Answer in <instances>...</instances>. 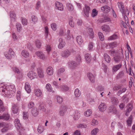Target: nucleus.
<instances>
[{"mask_svg": "<svg viewBox=\"0 0 135 135\" xmlns=\"http://www.w3.org/2000/svg\"><path fill=\"white\" fill-rule=\"evenodd\" d=\"M117 5L118 6L120 10L122 13H123L124 11L123 9L124 7L123 3L122 2H118L117 3Z\"/></svg>", "mask_w": 135, "mask_h": 135, "instance_id": "obj_21", "label": "nucleus"}, {"mask_svg": "<svg viewBox=\"0 0 135 135\" xmlns=\"http://www.w3.org/2000/svg\"><path fill=\"white\" fill-rule=\"evenodd\" d=\"M21 54L23 57H26L29 56V53L26 50H23L22 51Z\"/></svg>", "mask_w": 135, "mask_h": 135, "instance_id": "obj_36", "label": "nucleus"}, {"mask_svg": "<svg viewBox=\"0 0 135 135\" xmlns=\"http://www.w3.org/2000/svg\"><path fill=\"white\" fill-rule=\"evenodd\" d=\"M109 112L113 113L116 114L117 112V110L115 108L113 105L110 106L108 108Z\"/></svg>", "mask_w": 135, "mask_h": 135, "instance_id": "obj_15", "label": "nucleus"}, {"mask_svg": "<svg viewBox=\"0 0 135 135\" xmlns=\"http://www.w3.org/2000/svg\"><path fill=\"white\" fill-rule=\"evenodd\" d=\"M69 66L71 68L73 69L76 67L78 65L77 63L74 61H71L69 63Z\"/></svg>", "mask_w": 135, "mask_h": 135, "instance_id": "obj_14", "label": "nucleus"}, {"mask_svg": "<svg viewBox=\"0 0 135 135\" xmlns=\"http://www.w3.org/2000/svg\"><path fill=\"white\" fill-rule=\"evenodd\" d=\"M34 93L35 95L37 97H40L41 95L42 92L40 89H36L34 90Z\"/></svg>", "mask_w": 135, "mask_h": 135, "instance_id": "obj_30", "label": "nucleus"}, {"mask_svg": "<svg viewBox=\"0 0 135 135\" xmlns=\"http://www.w3.org/2000/svg\"><path fill=\"white\" fill-rule=\"evenodd\" d=\"M57 101L59 103H61L63 101V98L60 96H57Z\"/></svg>", "mask_w": 135, "mask_h": 135, "instance_id": "obj_46", "label": "nucleus"}, {"mask_svg": "<svg viewBox=\"0 0 135 135\" xmlns=\"http://www.w3.org/2000/svg\"><path fill=\"white\" fill-rule=\"evenodd\" d=\"M104 57L105 61L108 63L110 62L111 59L109 56L107 54H104Z\"/></svg>", "mask_w": 135, "mask_h": 135, "instance_id": "obj_27", "label": "nucleus"}, {"mask_svg": "<svg viewBox=\"0 0 135 135\" xmlns=\"http://www.w3.org/2000/svg\"><path fill=\"white\" fill-rule=\"evenodd\" d=\"M121 86L120 85H118L117 86H115L113 88V91H118L121 88Z\"/></svg>", "mask_w": 135, "mask_h": 135, "instance_id": "obj_54", "label": "nucleus"}, {"mask_svg": "<svg viewBox=\"0 0 135 135\" xmlns=\"http://www.w3.org/2000/svg\"><path fill=\"white\" fill-rule=\"evenodd\" d=\"M74 94L76 97H78L80 95V92L78 89H76L74 91Z\"/></svg>", "mask_w": 135, "mask_h": 135, "instance_id": "obj_38", "label": "nucleus"}, {"mask_svg": "<svg viewBox=\"0 0 135 135\" xmlns=\"http://www.w3.org/2000/svg\"><path fill=\"white\" fill-rule=\"evenodd\" d=\"M71 52L68 50H66L62 52L61 54V56L63 57H67L69 56Z\"/></svg>", "mask_w": 135, "mask_h": 135, "instance_id": "obj_5", "label": "nucleus"}, {"mask_svg": "<svg viewBox=\"0 0 135 135\" xmlns=\"http://www.w3.org/2000/svg\"><path fill=\"white\" fill-rule=\"evenodd\" d=\"M36 47L38 48H40L41 46V44L39 40H37L36 42Z\"/></svg>", "mask_w": 135, "mask_h": 135, "instance_id": "obj_59", "label": "nucleus"}, {"mask_svg": "<svg viewBox=\"0 0 135 135\" xmlns=\"http://www.w3.org/2000/svg\"><path fill=\"white\" fill-rule=\"evenodd\" d=\"M92 114L91 110L90 109H88L84 113V115L87 117H88L91 115Z\"/></svg>", "mask_w": 135, "mask_h": 135, "instance_id": "obj_35", "label": "nucleus"}, {"mask_svg": "<svg viewBox=\"0 0 135 135\" xmlns=\"http://www.w3.org/2000/svg\"><path fill=\"white\" fill-rule=\"evenodd\" d=\"M47 74L49 75H52L53 74V69L51 66H49L47 67L46 69Z\"/></svg>", "mask_w": 135, "mask_h": 135, "instance_id": "obj_17", "label": "nucleus"}, {"mask_svg": "<svg viewBox=\"0 0 135 135\" xmlns=\"http://www.w3.org/2000/svg\"><path fill=\"white\" fill-rule=\"evenodd\" d=\"M87 127L86 125L84 124H80L77 125V127L79 128H86Z\"/></svg>", "mask_w": 135, "mask_h": 135, "instance_id": "obj_62", "label": "nucleus"}, {"mask_svg": "<svg viewBox=\"0 0 135 135\" xmlns=\"http://www.w3.org/2000/svg\"><path fill=\"white\" fill-rule=\"evenodd\" d=\"M117 35L115 34H114L109 37L108 38V40H111L115 39L117 38Z\"/></svg>", "mask_w": 135, "mask_h": 135, "instance_id": "obj_40", "label": "nucleus"}, {"mask_svg": "<svg viewBox=\"0 0 135 135\" xmlns=\"http://www.w3.org/2000/svg\"><path fill=\"white\" fill-rule=\"evenodd\" d=\"M98 13V11L96 9H94L92 10L91 15L92 17H94L96 16Z\"/></svg>", "mask_w": 135, "mask_h": 135, "instance_id": "obj_39", "label": "nucleus"}, {"mask_svg": "<svg viewBox=\"0 0 135 135\" xmlns=\"http://www.w3.org/2000/svg\"><path fill=\"white\" fill-rule=\"evenodd\" d=\"M34 103L32 102H30L29 103L28 105V108L31 109L34 106Z\"/></svg>", "mask_w": 135, "mask_h": 135, "instance_id": "obj_60", "label": "nucleus"}, {"mask_svg": "<svg viewBox=\"0 0 135 135\" xmlns=\"http://www.w3.org/2000/svg\"><path fill=\"white\" fill-rule=\"evenodd\" d=\"M88 31L90 38L93 37L94 32L92 28H89L88 29Z\"/></svg>", "mask_w": 135, "mask_h": 135, "instance_id": "obj_31", "label": "nucleus"}, {"mask_svg": "<svg viewBox=\"0 0 135 135\" xmlns=\"http://www.w3.org/2000/svg\"><path fill=\"white\" fill-rule=\"evenodd\" d=\"M83 11L86 17H89L90 11V7L85 4L83 8Z\"/></svg>", "mask_w": 135, "mask_h": 135, "instance_id": "obj_3", "label": "nucleus"}, {"mask_svg": "<svg viewBox=\"0 0 135 135\" xmlns=\"http://www.w3.org/2000/svg\"><path fill=\"white\" fill-rule=\"evenodd\" d=\"M99 38L101 41H103L104 39V36L103 33L101 32H99L98 33Z\"/></svg>", "mask_w": 135, "mask_h": 135, "instance_id": "obj_45", "label": "nucleus"}, {"mask_svg": "<svg viewBox=\"0 0 135 135\" xmlns=\"http://www.w3.org/2000/svg\"><path fill=\"white\" fill-rule=\"evenodd\" d=\"M76 41L79 45H81L83 42V40L81 36H78L76 37Z\"/></svg>", "mask_w": 135, "mask_h": 135, "instance_id": "obj_25", "label": "nucleus"}, {"mask_svg": "<svg viewBox=\"0 0 135 135\" xmlns=\"http://www.w3.org/2000/svg\"><path fill=\"white\" fill-rule=\"evenodd\" d=\"M9 15L10 17H16V14L15 12L13 11H11L9 12Z\"/></svg>", "mask_w": 135, "mask_h": 135, "instance_id": "obj_61", "label": "nucleus"}, {"mask_svg": "<svg viewBox=\"0 0 135 135\" xmlns=\"http://www.w3.org/2000/svg\"><path fill=\"white\" fill-rule=\"evenodd\" d=\"M73 118L74 119H78L80 116V114L78 111H74L73 114Z\"/></svg>", "mask_w": 135, "mask_h": 135, "instance_id": "obj_20", "label": "nucleus"}, {"mask_svg": "<svg viewBox=\"0 0 135 135\" xmlns=\"http://www.w3.org/2000/svg\"><path fill=\"white\" fill-rule=\"evenodd\" d=\"M27 76L31 80H32L36 77V74L35 73L31 71L28 73Z\"/></svg>", "mask_w": 135, "mask_h": 135, "instance_id": "obj_6", "label": "nucleus"}, {"mask_svg": "<svg viewBox=\"0 0 135 135\" xmlns=\"http://www.w3.org/2000/svg\"><path fill=\"white\" fill-rule=\"evenodd\" d=\"M51 27L54 31H55L57 29L56 24L54 23H52L51 25Z\"/></svg>", "mask_w": 135, "mask_h": 135, "instance_id": "obj_56", "label": "nucleus"}, {"mask_svg": "<svg viewBox=\"0 0 135 135\" xmlns=\"http://www.w3.org/2000/svg\"><path fill=\"white\" fill-rule=\"evenodd\" d=\"M9 89L8 88V96L7 97L11 98L13 95V92L12 90H9Z\"/></svg>", "mask_w": 135, "mask_h": 135, "instance_id": "obj_53", "label": "nucleus"}, {"mask_svg": "<svg viewBox=\"0 0 135 135\" xmlns=\"http://www.w3.org/2000/svg\"><path fill=\"white\" fill-rule=\"evenodd\" d=\"M109 45L110 48H113L116 47L117 45V43L116 42H111L109 44Z\"/></svg>", "mask_w": 135, "mask_h": 135, "instance_id": "obj_41", "label": "nucleus"}, {"mask_svg": "<svg viewBox=\"0 0 135 135\" xmlns=\"http://www.w3.org/2000/svg\"><path fill=\"white\" fill-rule=\"evenodd\" d=\"M102 30L105 32H109L110 30V28L109 26L107 25H104L101 27Z\"/></svg>", "mask_w": 135, "mask_h": 135, "instance_id": "obj_22", "label": "nucleus"}, {"mask_svg": "<svg viewBox=\"0 0 135 135\" xmlns=\"http://www.w3.org/2000/svg\"><path fill=\"white\" fill-rule=\"evenodd\" d=\"M17 104H12V110L13 113H16L18 111V106Z\"/></svg>", "mask_w": 135, "mask_h": 135, "instance_id": "obj_10", "label": "nucleus"}, {"mask_svg": "<svg viewBox=\"0 0 135 135\" xmlns=\"http://www.w3.org/2000/svg\"><path fill=\"white\" fill-rule=\"evenodd\" d=\"M16 26L18 31H20L21 30L22 27L20 24L17 23L16 25Z\"/></svg>", "mask_w": 135, "mask_h": 135, "instance_id": "obj_57", "label": "nucleus"}, {"mask_svg": "<svg viewBox=\"0 0 135 135\" xmlns=\"http://www.w3.org/2000/svg\"><path fill=\"white\" fill-rule=\"evenodd\" d=\"M67 38L68 40H69L71 38V36L70 35V30H68L67 31Z\"/></svg>", "mask_w": 135, "mask_h": 135, "instance_id": "obj_64", "label": "nucleus"}, {"mask_svg": "<svg viewBox=\"0 0 135 135\" xmlns=\"http://www.w3.org/2000/svg\"><path fill=\"white\" fill-rule=\"evenodd\" d=\"M36 54L37 56L42 60H44L45 58V56L43 53L40 51H37L36 52Z\"/></svg>", "mask_w": 135, "mask_h": 135, "instance_id": "obj_8", "label": "nucleus"}, {"mask_svg": "<svg viewBox=\"0 0 135 135\" xmlns=\"http://www.w3.org/2000/svg\"><path fill=\"white\" fill-rule=\"evenodd\" d=\"M25 89L27 93H29L31 91V87L29 84L28 83H26L25 84Z\"/></svg>", "mask_w": 135, "mask_h": 135, "instance_id": "obj_24", "label": "nucleus"}, {"mask_svg": "<svg viewBox=\"0 0 135 135\" xmlns=\"http://www.w3.org/2000/svg\"><path fill=\"white\" fill-rule=\"evenodd\" d=\"M15 125L17 129L19 130L21 128V124L20 122V120L18 119H16L15 121Z\"/></svg>", "mask_w": 135, "mask_h": 135, "instance_id": "obj_13", "label": "nucleus"}, {"mask_svg": "<svg viewBox=\"0 0 135 135\" xmlns=\"http://www.w3.org/2000/svg\"><path fill=\"white\" fill-rule=\"evenodd\" d=\"M132 120V116L131 115L128 118L127 121V122L128 126H131Z\"/></svg>", "mask_w": 135, "mask_h": 135, "instance_id": "obj_33", "label": "nucleus"}, {"mask_svg": "<svg viewBox=\"0 0 135 135\" xmlns=\"http://www.w3.org/2000/svg\"><path fill=\"white\" fill-rule=\"evenodd\" d=\"M41 7V2L39 1H38L36 4L35 8L38 10Z\"/></svg>", "mask_w": 135, "mask_h": 135, "instance_id": "obj_49", "label": "nucleus"}, {"mask_svg": "<svg viewBox=\"0 0 135 135\" xmlns=\"http://www.w3.org/2000/svg\"><path fill=\"white\" fill-rule=\"evenodd\" d=\"M107 106L104 103H102L99 106V110L101 112L105 111L106 109Z\"/></svg>", "mask_w": 135, "mask_h": 135, "instance_id": "obj_7", "label": "nucleus"}, {"mask_svg": "<svg viewBox=\"0 0 135 135\" xmlns=\"http://www.w3.org/2000/svg\"><path fill=\"white\" fill-rule=\"evenodd\" d=\"M88 76L90 81L92 83H94L95 81V77L93 74L90 73H88L87 74Z\"/></svg>", "mask_w": 135, "mask_h": 135, "instance_id": "obj_16", "label": "nucleus"}, {"mask_svg": "<svg viewBox=\"0 0 135 135\" xmlns=\"http://www.w3.org/2000/svg\"><path fill=\"white\" fill-rule=\"evenodd\" d=\"M59 44L58 45V47L60 49L63 48L65 45V42L62 38H60L59 39Z\"/></svg>", "mask_w": 135, "mask_h": 135, "instance_id": "obj_4", "label": "nucleus"}, {"mask_svg": "<svg viewBox=\"0 0 135 135\" xmlns=\"http://www.w3.org/2000/svg\"><path fill=\"white\" fill-rule=\"evenodd\" d=\"M46 50L47 53H49L51 50V47L50 45H49V42L46 44Z\"/></svg>", "mask_w": 135, "mask_h": 135, "instance_id": "obj_48", "label": "nucleus"}, {"mask_svg": "<svg viewBox=\"0 0 135 135\" xmlns=\"http://www.w3.org/2000/svg\"><path fill=\"white\" fill-rule=\"evenodd\" d=\"M99 131V130L97 128H94L91 131V135H96Z\"/></svg>", "mask_w": 135, "mask_h": 135, "instance_id": "obj_37", "label": "nucleus"}, {"mask_svg": "<svg viewBox=\"0 0 135 135\" xmlns=\"http://www.w3.org/2000/svg\"><path fill=\"white\" fill-rule=\"evenodd\" d=\"M38 75L40 78H43L44 77V71L42 69L39 68H37Z\"/></svg>", "mask_w": 135, "mask_h": 135, "instance_id": "obj_11", "label": "nucleus"}, {"mask_svg": "<svg viewBox=\"0 0 135 135\" xmlns=\"http://www.w3.org/2000/svg\"><path fill=\"white\" fill-rule=\"evenodd\" d=\"M110 21L109 17H103L98 20V22L102 23Z\"/></svg>", "mask_w": 135, "mask_h": 135, "instance_id": "obj_19", "label": "nucleus"}, {"mask_svg": "<svg viewBox=\"0 0 135 135\" xmlns=\"http://www.w3.org/2000/svg\"><path fill=\"white\" fill-rule=\"evenodd\" d=\"M85 58L87 62L89 63L91 61V55L89 54H87L85 55Z\"/></svg>", "mask_w": 135, "mask_h": 135, "instance_id": "obj_32", "label": "nucleus"}, {"mask_svg": "<svg viewBox=\"0 0 135 135\" xmlns=\"http://www.w3.org/2000/svg\"><path fill=\"white\" fill-rule=\"evenodd\" d=\"M13 70L17 74H19L20 72L19 69L16 67H13L12 68Z\"/></svg>", "mask_w": 135, "mask_h": 135, "instance_id": "obj_63", "label": "nucleus"}, {"mask_svg": "<svg viewBox=\"0 0 135 135\" xmlns=\"http://www.w3.org/2000/svg\"><path fill=\"white\" fill-rule=\"evenodd\" d=\"M101 9L106 13H108L110 11V8L107 6H105L102 7Z\"/></svg>", "mask_w": 135, "mask_h": 135, "instance_id": "obj_26", "label": "nucleus"}, {"mask_svg": "<svg viewBox=\"0 0 135 135\" xmlns=\"http://www.w3.org/2000/svg\"><path fill=\"white\" fill-rule=\"evenodd\" d=\"M22 24L24 25H27V20L25 18H23L22 19Z\"/></svg>", "mask_w": 135, "mask_h": 135, "instance_id": "obj_50", "label": "nucleus"}, {"mask_svg": "<svg viewBox=\"0 0 135 135\" xmlns=\"http://www.w3.org/2000/svg\"><path fill=\"white\" fill-rule=\"evenodd\" d=\"M114 61L116 63L122 64V62L124 60V57L123 54L117 53L113 57Z\"/></svg>", "mask_w": 135, "mask_h": 135, "instance_id": "obj_1", "label": "nucleus"}, {"mask_svg": "<svg viewBox=\"0 0 135 135\" xmlns=\"http://www.w3.org/2000/svg\"><path fill=\"white\" fill-rule=\"evenodd\" d=\"M127 90L126 88H124L122 89H120L117 93V95L119 96L120 94L123 93L125 92Z\"/></svg>", "mask_w": 135, "mask_h": 135, "instance_id": "obj_29", "label": "nucleus"}, {"mask_svg": "<svg viewBox=\"0 0 135 135\" xmlns=\"http://www.w3.org/2000/svg\"><path fill=\"white\" fill-rule=\"evenodd\" d=\"M69 24L70 26L73 27L74 26V24L73 21V19L72 18L70 19L69 21Z\"/></svg>", "mask_w": 135, "mask_h": 135, "instance_id": "obj_55", "label": "nucleus"}, {"mask_svg": "<svg viewBox=\"0 0 135 135\" xmlns=\"http://www.w3.org/2000/svg\"><path fill=\"white\" fill-rule=\"evenodd\" d=\"M37 17H32L31 18V22L33 24H35L37 21Z\"/></svg>", "mask_w": 135, "mask_h": 135, "instance_id": "obj_58", "label": "nucleus"}, {"mask_svg": "<svg viewBox=\"0 0 135 135\" xmlns=\"http://www.w3.org/2000/svg\"><path fill=\"white\" fill-rule=\"evenodd\" d=\"M65 69L64 68H61L59 69L58 71L57 74L58 75H60L61 73H63L65 71Z\"/></svg>", "mask_w": 135, "mask_h": 135, "instance_id": "obj_51", "label": "nucleus"}, {"mask_svg": "<svg viewBox=\"0 0 135 135\" xmlns=\"http://www.w3.org/2000/svg\"><path fill=\"white\" fill-rule=\"evenodd\" d=\"M14 52L12 49L10 48L8 52L5 53V56L8 59H11L13 56H14Z\"/></svg>", "mask_w": 135, "mask_h": 135, "instance_id": "obj_2", "label": "nucleus"}, {"mask_svg": "<svg viewBox=\"0 0 135 135\" xmlns=\"http://www.w3.org/2000/svg\"><path fill=\"white\" fill-rule=\"evenodd\" d=\"M122 66V64L114 65L112 68L113 71L114 72H116L118 71Z\"/></svg>", "mask_w": 135, "mask_h": 135, "instance_id": "obj_18", "label": "nucleus"}, {"mask_svg": "<svg viewBox=\"0 0 135 135\" xmlns=\"http://www.w3.org/2000/svg\"><path fill=\"white\" fill-rule=\"evenodd\" d=\"M112 103L116 105H117L119 102L118 99L115 97L112 98Z\"/></svg>", "mask_w": 135, "mask_h": 135, "instance_id": "obj_44", "label": "nucleus"}, {"mask_svg": "<svg viewBox=\"0 0 135 135\" xmlns=\"http://www.w3.org/2000/svg\"><path fill=\"white\" fill-rule=\"evenodd\" d=\"M127 109L126 110V112H130L133 108V106L132 104H128L127 105Z\"/></svg>", "mask_w": 135, "mask_h": 135, "instance_id": "obj_34", "label": "nucleus"}, {"mask_svg": "<svg viewBox=\"0 0 135 135\" xmlns=\"http://www.w3.org/2000/svg\"><path fill=\"white\" fill-rule=\"evenodd\" d=\"M69 89V87L66 85L62 86L61 88V90L63 91H66Z\"/></svg>", "mask_w": 135, "mask_h": 135, "instance_id": "obj_52", "label": "nucleus"}, {"mask_svg": "<svg viewBox=\"0 0 135 135\" xmlns=\"http://www.w3.org/2000/svg\"><path fill=\"white\" fill-rule=\"evenodd\" d=\"M76 61L77 62V63L79 64L81 62V56L80 55H78L76 57Z\"/></svg>", "mask_w": 135, "mask_h": 135, "instance_id": "obj_47", "label": "nucleus"}, {"mask_svg": "<svg viewBox=\"0 0 135 135\" xmlns=\"http://www.w3.org/2000/svg\"><path fill=\"white\" fill-rule=\"evenodd\" d=\"M31 112L32 115L34 116H36L38 113V112L37 110V109L36 108H33Z\"/></svg>", "mask_w": 135, "mask_h": 135, "instance_id": "obj_28", "label": "nucleus"}, {"mask_svg": "<svg viewBox=\"0 0 135 135\" xmlns=\"http://www.w3.org/2000/svg\"><path fill=\"white\" fill-rule=\"evenodd\" d=\"M10 115L8 113H4L2 116H0V119L7 120L9 118Z\"/></svg>", "mask_w": 135, "mask_h": 135, "instance_id": "obj_12", "label": "nucleus"}, {"mask_svg": "<svg viewBox=\"0 0 135 135\" xmlns=\"http://www.w3.org/2000/svg\"><path fill=\"white\" fill-rule=\"evenodd\" d=\"M44 131L43 126L40 125L38 126L37 129V131L40 133H41Z\"/></svg>", "mask_w": 135, "mask_h": 135, "instance_id": "obj_42", "label": "nucleus"}, {"mask_svg": "<svg viewBox=\"0 0 135 135\" xmlns=\"http://www.w3.org/2000/svg\"><path fill=\"white\" fill-rule=\"evenodd\" d=\"M55 6L56 8L59 10L62 11L63 10V7L62 4L58 2H56Z\"/></svg>", "mask_w": 135, "mask_h": 135, "instance_id": "obj_9", "label": "nucleus"}, {"mask_svg": "<svg viewBox=\"0 0 135 135\" xmlns=\"http://www.w3.org/2000/svg\"><path fill=\"white\" fill-rule=\"evenodd\" d=\"M66 110V107L64 106L61 107L59 112V114L61 116H63L64 114V112Z\"/></svg>", "mask_w": 135, "mask_h": 135, "instance_id": "obj_23", "label": "nucleus"}, {"mask_svg": "<svg viewBox=\"0 0 135 135\" xmlns=\"http://www.w3.org/2000/svg\"><path fill=\"white\" fill-rule=\"evenodd\" d=\"M46 88L47 90L49 92L52 91V88L49 84H47L46 85Z\"/></svg>", "mask_w": 135, "mask_h": 135, "instance_id": "obj_43", "label": "nucleus"}]
</instances>
